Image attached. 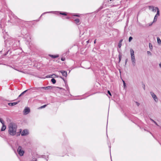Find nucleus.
I'll use <instances>...</instances> for the list:
<instances>
[{
	"mask_svg": "<svg viewBox=\"0 0 161 161\" xmlns=\"http://www.w3.org/2000/svg\"><path fill=\"white\" fill-rule=\"evenodd\" d=\"M127 59H126V60H125V64H126L127 62Z\"/></svg>",
	"mask_w": 161,
	"mask_h": 161,
	"instance_id": "nucleus-47",
	"label": "nucleus"
},
{
	"mask_svg": "<svg viewBox=\"0 0 161 161\" xmlns=\"http://www.w3.org/2000/svg\"><path fill=\"white\" fill-rule=\"evenodd\" d=\"M118 51L119 53V54H122L121 52V49H118Z\"/></svg>",
	"mask_w": 161,
	"mask_h": 161,
	"instance_id": "nucleus-31",
	"label": "nucleus"
},
{
	"mask_svg": "<svg viewBox=\"0 0 161 161\" xmlns=\"http://www.w3.org/2000/svg\"><path fill=\"white\" fill-rule=\"evenodd\" d=\"M21 37L26 39L27 42H29L31 40V37L29 34L28 33L27 29L24 28L21 31Z\"/></svg>",
	"mask_w": 161,
	"mask_h": 161,
	"instance_id": "nucleus-2",
	"label": "nucleus"
},
{
	"mask_svg": "<svg viewBox=\"0 0 161 161\" xmlns=\"http://www.w3.org/2000/svg\"><path fill=\"white\" fill-rule=\"evenodd\" d=\"M89 40H88L87 42H86L88 44L89 42Z\"/></svg>",
	"mask_w": 161,
	"mask_h": 161,
	"instance_id": "nucleus-46",
	"label": "nucleus"
},
{
	"mask_svg": "<svg viewBox=\"0 0 161 161\" xmlns=\"http://www.w3.org/2000/svg\"><path fill=\"white\" fill-rule=\"evenodd\" d=\"M156 9H157V13L155 16L153 20V22H156L157 19L158 17V16H159L160 15L159 13V8L157 7H156Z\"/></svg>",
	"mask_w": 161,
	"mask_h": 161,
	"instance_id": "nucleus-6",
	"label": "nucleus"
},
{
	"mask_svg": "<svg viewBox=\"0 0 161 161\" xmlns=\"http://www.w3.org/2000/svg\"><path fill=\"white\" fill-rule=\"evenodd\" d=\"M150 120H151V121H152V122H153L154 123L157 125L158 126H159L157 124V122L155 121L153 119H152L151 118H150Z\"/></svg>",
	"mask_w": 161,
	"mask_h": 161,
	"instance_id": "nucleus-24",
	"label": "nucleus"
},
{
	"mask_svg": "<svg viewBox=\"0 0 161 161\" xmlns=\"http://www.w3.org/2000/svg\"><path fill=\"white\" fill-rule=\"evenodd\" d=\"M96 40H95L94 41V43H96Z\"/></svg>",
	"mask_w": 161,
	"mask_h": 161,
	"instance_id": "nucleus-50",
	"label": "nucleus"
},
{
	"mask_svg": "<svg viewBox=\"0 0 161 161\" xmlns=\"http://www.w3.org/2000/svg\"><path fill=\"white\" fill-rule=\"evenodd\" d=\"M107 92L108 93V94L110 96H111L112 95H111V93L109 91V90H108V91H107Z\"/></svg>",
	"mask_w": 161,
	"mask_h": 161,
	"instance_id": "nucleus-33",
	"label": "nucleus"
},
{
	"mask_svg": "<svg viewBox=\"0 0 161 161\" xmlns=\"http://www.w3.org/2000/svg\"><path fill=\"white\" fill-rule=\"evenodd\" d=\"M153 22L151 24H150L149 25V26H151V25H152V24H153Z\"/></svg>",
	"mask_w": 161,
	"mask_h": 161,
	"instance_id": "nucleus-44",
	"label": "nucleus"
},
{
	"mask_svg": "<svg viewBox=\"0 0 161 161\" xmlns=\"http://www.w3.org/2000/svg\"><path fill=\"white\" fill-rule=\"evenodd\" d=\"M149 45L150 48V49H152L153 48V46L152 44L151 43H149Z\"/></svg>",
	"mask_w": 161,
	"mask_h": 161,
	"instance_id": "nucleus-29",
	"label": "nucleus"
},
{
	"mask_svg": "<svg viewBox=\"0 0 161 161\" xmlns=\"http://www.w3.org/2000/svg\"><path fill=\"white\" fill-rule=\"evenodd\" d=\"M17 152L20 156H22L23 155L24 151L22 150V147L21 146H19L17 149Z\"/></svg>",
	"mask_w": 161,
	"mask_h": 161,
	"instance_id": "nucleus-5",
	"label": "nucleus"
},
{
	"mask_svg": "<svg viewBox=\"0 0 161 161\" xmlns=\"http://www.w3.org/2000/svg\"><path fill=\"white\" fill-rule=\"evenodd\" d=\"M159 66L161 68V63L159 64Z\"/></svg>",
	"mask_w": 161,
	"mask_h": 161,
	"instance_id": "nucleus-45",
	"label": "nucleus"
},
{
	"mask_svg": "<svg viewBox=\"0 0 161 161\" xmlns=\"http://www.w3.org/2000/svg\"><path fill=\"white\" fill-rule=\"evenodd\" d=\"M60 72L62 74L63 76L66 77L67 76V72L66 71L64 70H61Z\"/></svg>",
	"mask_w": 161,
	"mask_h": 161,
	"instance_id": "nucleus-12",
	"label": "nucleus"
},
{
	"mask_svg": "<svg viewBox=\"0 0 161 161\" xmlns=\"http://www.w3.org/2000/svg\"><path fill=\"white\" fill-rule=\"evenodd\" d=\"M150 93L155 102H157L158 101V99L156 95L153 92H150Z\"/></svg>",
	"mask_w": 161,
	"mask_h": 161,
	"instance_id": "nucleus-7",
	"label": "nucleus"
},
{
	"mask_svg": "<svg viewBox=\"0 0 161 161\" xmlns=\"http://www.w3.org/2000/svg\"><path fill=\"white\" fill-rule=\"evenodd\" d=\"M0 122L2 124H4V121L1 118H0Z\"/></svg>",
	"mask_w": 161,
	"mask_h": 161,
	"instance_id": "nucleus-27",
	"label": "nucleus"
},
{
	"mask_svg": "<svg viewBox=\"0 0 161 161\" xmlns=\"http://www.w3.org/2000/svg\"><path fill=\"white\" fill-rule=\"evenodd\" d=\"M133 38L131 36H130L129 39V42H130L132 39Z\"/></svg>",
	"mask_w": 161,
	"mask_h": 161,
	"instance_id": "nucleus-30",
	"label": "nucleus"
},
{
	"mask_svg": "<svg viewBox=\"0 0 161 161\" xmlns=\"http://www.w3.org/2000/svg\"><path fill=\"white\" fill-rule=\"evenodd\" d=\"M7 53H8V52L7 53H6V54H5V55H6Z\"/></svg>",
	"mask_w": 161,
	"mask_h": 161,
	"instance_id": "nucleus-51",
	"label": "nucleus"
},
{
	"mask_svg": "<svg viewBox=\"0 0 161 161\" xmlns=\"http://www.w3.org/2000/svg\"><path fill=\"white\" fill-rule=\"evenodd\" d=\"M40 87H34L33 88V89L34 90H36L37 91H40L41 92H43V91L42 90V89H41Z\"/></svg>",
	"mask_w": 161,
	"mask_h": 161,
	"instance_id": "nucleus-14",
	"label": "nucleus"
},
{
	"mask_svg": "<svg viewBox=\"0 0 161 161\" xmlns=\"http://www.w3.org/2000/svg\"><path fill=\"white\" fill-rule=\"evenodd\" d=\"M49 56L53 58H57L59 57V55L58 54L56 55H53L49 54Z\"/></svg>",
	"mask_w": 161,
	"mask_h": 161,
	"instance_id": "nucleus-15",
	"label": "nucleus"
},
{
	"mask_svg": "<svg viewBox=\"0 0 161 161\" xmlns=\"http://www.w3.org/2000/svg\"><path fill=\"white\" fill-rule=\"evenodd\" d=\"M29 89L26 90L23 92L19 96V97H20L22 96L24 94H25L27 91Z\"/></svg>",
	"mask_w": 161,
	"mask_h": 161,
	"instance_id": "nucleus-22",
	"label": "nucleus"
},
{
	"mask_svg": "<svg viewBox=\"0 0 161 161\" xmlns=\"http://www.w3.org/2000/svg\"><path fill=\"white\" fill-rule=\"evenodd\" d=\"M135 103H136V104L138 106L139 105H140V103H139L138 102H135Z\"/></svg>",
	"mask_w": 161,
	"mask_h": 161,
	"instance_id": "nucleus-38",
	"label": "nucleus"
},
{
	"mask_svg": "<svg viewBox=\"0 0 161 161\" xmlns=\"http://www.w3.org/2000/svg\"><path fill=\"white\" fill-rule=\"evenodd\" d=\"M122 56V54H119V62L121 60Z\"/></svg>",
	"mask_w": 161,
	"mask_h": 161,
	"instance_id": "nucleus-26",
	"label": "nucleus"
},
{
	"mask_svg": "<svg viewBox=\"0 0 161 161\" xmlns=\"http://www.w3.org/2000/svg\"><path fill=\"white\" fill-rule=\"evenodd\" d=\"M64 81L65 83V86H67V81L65 80V79L64 80Z\"/></svg>",
	"mask_w": 161,
	"mask_h": 161,
	"instance_id": "nucleus-35",
	"label": "nucleus"
},
{
	"mask_svg": "<svg viewBox=\"0 0 161 161\" xmlns=\"http://www.w3.org/2000/svg\"><path fill=\"white\" fill-rule=\"evenodd\" d=\"M66 86V88L67 89V90H68V91H69V87H68V85L67 84V86Z\"/></svg>",
	"mask_w": 161,
	"mask_h": 161,
	"instance_id": "nucleus-36",
	"label": "nucleus"
},
{
	"mask_svg": "<svg viewBox=\"0 0 161 161\" xmlns=\"http://www.w3.org/2000/svg\"><path fill=\"white\" fill-rule=\"evenodd\" d=\"M33 161H36V159L35 160H33Z\"/></svg>",
	"mask_w": 161,
	"mask_h": 161,
	"instance_id": "nucleus-52",
	"label": "nucleus"
},
{
	"mask_svg": "<svg viewBox=\"0 0 161 161\" xmlns=\"http://www.w3.org/2000/svg\"><path fill=\"white\" fill-rule=\"evenodd\" d=\"M30 112V109L28 107H25L24 111L23 114L24 115H26L28 114Z\"/></svg>",
	"mask_w": 161,
	"mask_h": 161,
	"instance_id": "nucleus-8",
	"label": "nucleus"
},
{
	"mask_svg": "<svg viewBox=\"0 0 161 161\" xmlns=\"http://www.w3.org/2000/svg\"><path fill=\"white\" fill-rule=\"evenodd\" d=\"M132 63L133 65L134 66L136 65V59L135 56H131Z\"/></svg>",
	"mask_w": 161,
	"mask_h": 161,
	"instance_id": "nucleus-9",
	"label": "nucleus"
},
{
	"mask_svg": "<svg viewBox=\"0 0 161 161\" xmlns=\"http://www.w3.org/2000/svg\"><path fill=\"white\" fill-rule=\"evenodd\" d=\"M74 16H77V17H80V15L78 14H75V15H74Z\"/></svg>",
	"mask_w": 161,
	"mask_h": 161,
	"instance_id": "nucleus-42",
	"label": "nucleus"
},
{
	"mask_svg": "<svg viewBox=\"0 0 161 161\" xmlns=\"http://www.w3.org/2000/svg\"><path fill=\"white\" fill-rule=\"evenodd\" d=\"M123 41V40L122 39H121L120 40V41H119V43H122V42Z\"/></svg>",
	"mask_w": 161,
	"mask_h": 161,
	"instance_id": "nucleus-39",
	"label": "nucleus"
},
{
	"mask_svg": "<svg viewBox=\"0 0 161 161\" xmlns=\"http://www.w3.org/2000/svg\"><path fill=\"white\" fill-rule=\"evenodd\" d=\"M60 77L63 80H64V77H62V76H60Z\"/></svg>",
	"mask_w": 161,
	"mask_h": 161,
	"instance_id": "nucleus-43",
	"label": "nucleus"
},
{
	"mask_svg": "<svg viewBox=\"0 0 161 161\" xmlns=\"http://www.w3.org/2000/svg\"><path fill=\"white\" fill-rule=\"evenodd\" d=\"M109 147L110 148V151H111V146H109Z\"/></svg>",
	"mask_w": 161,
	"mask_h": 161,
	"instance_id": "nucleus-48",
	"label": "nucleus"
},
{
	"mask_svg": "<svg viewBox=\"0 0 161 161\" xmlns=\"http://www.w3.org/2000/svg\"><path fill=\"white\" fill-rule=\"evenodd\" d=\"M69 17H67L66 18V19H69Z\"/></svg>",
	"mask_w": 161,
	"mask_h": 161,
	"instance_id": "nucleus-49",
	"label": "nucleus"
},
{
	"mask_svg": "<svg viewBox=\"0 0 161 161\" xmlns=\"http://www.w3.org/2000/svg\"><path fill=\"white\" fill-rule=\"evenodd\" d=\"M8 133L10 135L14 136L16 133L17 126L13 123H10L8 125Z\"/></svg>",
	"mask_w": 161,
	"mask_h": 161,
	"instance_id": "nucleus-1",
	"label": "nucleus"
},
{
	"mask_svg": "<svg viewBox=\"0 0 161 161\" xmlns=\"http://www.w3.org/2000/svg\"><path fill=\"white\" fill-rule=\"evenodd\" d=\"M148 8L149 9H152V11L153 12H155L157 10V9H156V7H155V8H154V7L153 6H149Z\"/></svg>",
	"mask_w": 161,
	"mask_h": 161,
	"instance_id": "nucleus-13",
	"label": "nucleus"
},
{
	"mask_svg": "<svg viewBox=\"0 0 161 161\" xmlns=\"http://www.w3.org/2000/svg\"><path fill=\"white\" fill-rule=\"evenodd\" d=\"M143 89H144V90H145V85L144 84H143Z\"/></svg>",
	"mask_w": 161,
	"mask_h": 161,
	"instance_id": "nucleus-41",
	"label": "nucleus"
},
{
	"mask_svg": "<svg viewBox=\"0 0 161 161\" xmlns=\"http://www.w3.org/2000/svg\"><path fill=\"white\" fill-rule=\"evenodd\" d=\"M28 134V131L27 129L24 130L21 133V135L22 136H26Z\"/></svg>",
	"mask_w": 161,
	"mask_h": 161,
	"instance_id": "nucleus-11",
	"label": "nucleus"
},
{
	"mask_svg": "<svg viewBox=\"0 0 161 161\" xmlns=\"http://www.w3.org/2000/svg\"><path fill=\"white\" fill-rule=\"evenodd\" d=\"M74 21H75L76 24L77 25H79L80 24V20L78 19H75Z\"/></svg>",
	"mask_w": 161,
	"mask_h": 161,
	"instance_id": "nucleus-20",
	"label": "nucleus"
},
{
	"mask_svg": "<svg viewBox=\"0 0 161 161\" xmlns=\"http://www.w3.org/2000/svg\"><path fill=\"white\" fill-rule=\"evenodd\" d=\"M9 17L10 18V20H8V22H10L11 23H15L16 22H18L20 20L18 19L17 17L12 12L10 13L9 14Z\"/></svg>",
	"mask_w": 161,
	"mask_h": 161,
	"instance_id": "nucleus-4",
	"label": "nucleus"
},
{
	"mask_svg": "<svg viewBox=\"0 0 161 161\" xmlns=\"http://www.w3.org/2000/svg\"><path fill=\"white\" fill-rule=\"evenodd\" d=\"M147 54H150V55H151V53L150 52V51H148L147 52Z\"/></svg>",
	"mask_w": 161,
	"mask_h": 161,
	"instance_id": "nucleus-40",
	"label": "nucleus"
},
{
	"mask_svg": "<svg viewBox=\"0 0 161 161\" xmlns=\"http://www.w3.org/2000/svg\"><path fill=\"white\" fill-rule=\"evenodd\" d=\"M122 81H123V83L124 86V87L125 88V87H126V84L124 80H122Z\"/></svg>",
	"mask_w": 161,
	"mask_h": 161,
	"instance_id": "nucleus-32",
	"label": "nucleus"
},
{
	"mask_svg": "<svg viewBox=\"0 0 161 161\" xmlns=\"http://www.w3.org/2000/svg\"><path fill=\"white\" fill-rule=\"evenodd\" d=\"M5 10L3 9L0 10V20L1 21L0 26L1 28L5 26V24L6 22L5 19L3 18L4 17V12Z\"/></svg>",
	"mask_w": 161,
	"mask_h": 161,
	"instance_id": "nucleus-3",
	"label": "nucleus"
},
{
	"mask_svg": "<svg viewBox=\"0 0 161 161\" xmlns=\"http://www.w3.org/2000/svg\"><path fill=\"white\" fill-rule=\"evenodd\" d=\"M57 13H59L60 14L63 15H67V14L66 12H58Z\"/></svg>",
	"mask_w": 161,
	"mask_h": 161,
	"instance_id": "nucleus-21",
	"label": "nucleus"
},
{
	"mask_svg": "<svg viewBox=\"0 0 161 161\" xmlns=\"http://www.w3.org/2000/svg\"><path fill=\"white\" fill-rule=\"evenodd\" d=\"M61 60L62 61H64L65 60V58H63V57H62L61 58Z\"/></svg>",
	"mask_w": 161,
	"mask_h": 161,
	"instance_id": "nucleus-37",
	"label": "nucleus"
},
{
	"mask_svg": "<svg viewBox=\"0 0 161 161\" xmlns=\"http://www.w3.org/2000/svg\"><path fill=\"white\" fill-rule=\"evenodd\" d=\"M51 81L53 84H54L56 82V80L54 78H52L51 80Z\"/></svg>",
	"mask_w": 161,
	"mask_h": 161,
	"instance_id": "nucleus-23",
	"label": "nucleus"
},
{
	"mask_svg": "<svg viewBox=\"0 0 161 161\" xmlns=\"http://www.w3.org/2000/svg\"><path fill=\"white\" fill-rule=\"evenodd\" d=\"M157 42L158 44L159 45H161V40L159 37H157Z\"/></svg>",
	"mask_w": 161,
	"mask_h": 161,
	"instance_id": "nucleus-19",
	"label": "nucleus"
},
{
	"mask_svg": "<svg viewBox=\"0 0 161 161\" xmlns=\"http://www.w3.org/2000/svg\"><path fill=\"white\" fill-rule=\"evenodd\" d=\"M130 53L131 56H135L134 51L132 49H130Z\"/></svg>",
	"mask_w": 161,
	"mask_h": 161,
	"instance_id": "nucleus-18",
	"label": "nucleus"
},
{
	"mask_svg": "<svg viewBox=\"0 0 161 161\" xmlns=\"http://www.w3.org/2000/svg\"><path fill=\"white\" fill-rule=\"evenodd\" d=\"M122 46V43H119L118 44V47L119 48H120L121 47V46Z\"/></svg>",
	"mask_w": 161,
	"mask_h": 161,
	"instance_id": "nucleus-28",
	"label": "nucleus"
},
{
	"mask_svg": "<svg viewBox=\"0 0 161 161\" xmlns=\"http://www.w3.org/2000/svg\"><path fill=\"white\" fill-rule=\"evenodd\" d=\"M40 88L41 89L45 90H50L52 89L53 87L51 86H47L45 87H40Z\"/></svg>",
	"mask_w": 161,
	"mask_h": 161,
	"instance_id": "nucleus-10",
	"label": "nucleus"
},
{
	"mask_svg": "<svg viewBox=\"0 0 161 161\" xmlns=\"http://www.w3.org/2000/svg\"><path fill=\"white\" fill-rule=\"evenodd\" d=\"M18 102L10 103H8V105L10 106H13L18 104Z\"/></svg>",
	"mask_w": 161,
	"mask_h": 161,
	"instance_id": "nucleus-16",
	"label": "nucleus"
},
{
	"mask_svg": "<svg viewBox=\"0 0 161 161\" xmlns=\"http://www.w3.org/2000/svg\"><path fill=\"white\" fill-rule=\"evenodd\" d=\"M52 12H45L43 13L41 16H42V15H43L44 14H46V13H51Z\"/></svg>",
	"mask_w": 161,
	"mask_h": 161,
	"instance_id": "nucleus-34",
	"label": "nucleus"
},
{
	"mask_svg": "<svg viewBox=\"0 0 161 161\" xmlns=\"http://www.w3.org/2000/svg\"><path fill=\"white\" fill-rule=\"evenodd\" d=\"M47 105H48V104H45V105H44L43 106H41V107H39L38 108L39 109H42V108H44L45 107H46Z\"/></svg>",
	"mask_w": 161,
	"mask_h": 161,
	"instance_id": "nucleus-25",
	"label": "nucleus"
},
{
	"mask_svg": "<svg viewBox=\"0 0 161 161\" xmlns=\"http://www.w3.org/2000/svg\"><path fill=\"white\" fill-rule=\"evenodd\" d=\"M6 128V125L4 124H2V126L1 128V131H3L5 130Z\"/></svg>",
	"mask_w": 161,
	"mask_h": 161,
	"instance_id": "nucleus-17",
	"label": "nucleus"
}]
</instances>
